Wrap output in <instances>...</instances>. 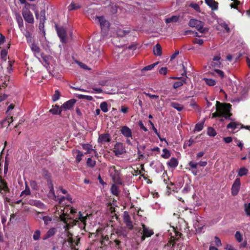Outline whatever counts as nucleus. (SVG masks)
<instances>
[{"label": "nucleus", "instance_id": "nucleus-1", "mask_svg": "<svg viewBox=\"0 0 250 250\" xmlns=\"http://www.w3.org/2000/svg\"><path fill=\"white\" fill-rule=\"evenodd\" d=\"M231 105L230 104L225 103L222 104L219 102L217 101L216 104V110H221V117H224L226 119L232 120L230 117L232 113L230 112Z\"/></svg>", "mask_w": 250, "mask_h": 250}, {"label": "nucleus", "instance_id": "nucleus-2", "mask_svg": "<svg viewBox=\"0 0 250 250\" xmlns=\"http://www.w3.org/2000/svg\"><path fill=\"white\" fill-rule=\"evenodd\" d=\"M109 173L110 176L114 183L120 185H124V182L121 179L122 174L120 170L116 169L114 166H112L109 167Z\"/></svg>", "mask_w": 250, "mask_h": 250}, {"label": "nucleus", "instance_id": "nucleus-3", "mask_svg": "<svg viewBox=\"0 0 250 250\" xmlns=\"http://www.w3.org/2000/svg\"><path fill=\"white\" fill-rule=\"evenodd\" d=\"M204 22L193 19H191L188 23L189 26L196 28L201 33H206L208 32V28H204Z\"/></svg>", "mask_w": 250, "mask_h": 250}, {"label": "nucleus", "instance_id": "nucleus-4", "mask_svg": "<svg viewBox=\"0 0 250 250\" xmlns=\"http://www.w3.org/2000/svg\"><path fill=\"white\" fill-rule=\"evenodd\" d=\"M55 28L61 42L63 43H67V36L65 29L62 27H59L57 25H55Z\"/></svg>", "mask_w": 250, "mask_h": 250}, {"label": "nucleus", "instance_id": "nucleus-5", "mask_svg": "<svg viewBox=\"0 0 250 250\" xmlns=\"http://www.w3.org/2000/svg\"><path fill=\"white\" fill-rule=\"evenodd\" d=\"M113 151L116 156L119 157L126 152L125 147L123 143H117L114 145Z\"/></svg>", "mask_w": 250, "mask_h": 250}, {"label": "nucleus", "instance_id": "nucleus-6", "mask_svg": "<svg viewBox=\"0 0 250 250\" xmlns=\"http://www.w3.org/2000/svg\"><path fill=\"white\" fill-rule=\"evenodd\" d=\"M174 233V235L171 236L169 241L167 244V246L170 248H172L175 246L176 242L181 238L182 235L181 233L175 230V229Z\"/></svg>", "mask_w": 250, "mask_h": 250}, {"label": "nucleus", "instance_id": "nucleus-7", "mask_svg": "<svg viewBox=\"0 0 250 250\" xmlns=\"http://www.w3.org/2000/svg\"><path fill=\"white\" fill-rule=\"evenodd\" d=\"M22 14L24 20L29 23H33L34 22V19L33 15L31 11L27 8L23 9L22 11Z\"/></svg>", "mask_w": 250, "mask_h": 250}, {"label": "nucleus", "instance_id": "nucleus-8", "mask_svg": "<svg viewBox=\"0 0 250 250\" xmlns=\"http://www.w3.org/2000/svg\"><path fill=\"white\" fill-rule=\"evenodd\" d=\"M96 19L98 20V22L100 24L101 28L102 31H104V30L105 31H106L107 30H108L110 24L109 22L107 20H106L104 17L97 16L96 17Z\"/></svg>", "mask_w": 250, "mask_h": 250}, {"label": "nucleus", "instance_id": "nucleus-9", "mask_svg": "<svg viewBox=\"0 0 250 250\" xmlns=\"http://www.w3.org/2000/svg\"><path fill=\"white\" fill-rule=\"evenodd\" d=\"M143 234L141 236V240L143 242L145 241L146 237H150L154 234V232L152 229H149L145 225L142 224Z\"/></svg>", "mask_w": 250, "mask_h": 250}, {"label": "nucleus", "instance_id": "nucleus-10", "mask_svg": "<svg viewBox=\"0 0 250 250\" xmlns=\"http://www.w3.org/2000/svg\"><path fill=\"white\" fill-rule=\"evenodd\" d=\"M240 180L239 178H236L234 181L231 187V194L233 196L238 194L240 188Z\"/></svg>", "mask_w": 250, "mask_h": 250}, {"label": "nucleus", "instance_id": "nucleus-11", "mask_svg": "<svg viewBox=\"0 0 250 250\" xmlns=\"http://www.w3.org/2000/svg\"><path fill=\"white\" fill-rule=\"evenodd\" d=\"M76 102V100L74 99H71L65 103H64L62 105L61 108L62 109L71 110L73 108L74 105Z\"/></svg>", "mask_w": 250, "mask_h": 250}, {"label": "nucleus", "instance_id": "nucleus-12", "mask_svg": "<svg viewBox=\"0 0 250 250\" xmlns=\"http://www.w3.org/2000/svg\"><path fill=\"white\" fill-rule=\"evenodd\" d=\"M115 208L113 207L110 203H108L107 205V213L108 214L112 219H114V217L116 219H119L118 215L116 213V211L115 209Z\"/></svg>", "mask_w": 250, "mask_h": 250}, {"label": "nucleus", "instance_id": "nucleus-13", "mask_svg": "<svg viewBox=\"0 0 250 250\" xmlns=\"http://www.w3.org/2000/svg\"><path fill=\"white\" fill-rule=\"evenodd\" d=\"M111 140V137L108 133H103L99 135L98 140V142L102 144L110 142Z\"/></svg>", "mask_w": 250, "mask_h": 250}, {"label": "nucleus", "instance_id": "nucleus-14", "mask_svg": "<svg viewBox=\"0 0 250 250\" xmlns=\"http://www.w3.org/2000/svg\"><path fill=\"white\" fill-rule=\"evenodd\" d=\"M121 133L126 138H132L131 130L127 126H123L121 129Z\"/></svg>", "mask_w": 250, "mask_h": 250}, {"label": "nucleus", "instance_id": "nucleus-15", "mask_svg": "<svg viewBox=\"0 0 250 250\" xmlns=\"http://www.w3.org/2000/svg\"><path fill=\"white\" fill-rule=\"evenodd\" d=\"M220 55L215 56L211 62V65L214 68H219L221 65Z\"/></svg>", "mask_w": 250, "mask_h": 250}, {"label": "nucleus", "instance_id": "nucleus-16", "mask_svg": "<svg viewBox=\"0 0 250 250\" xmlns=\"http://www.w3.org/2000/svg\"><path fill=\"white\" fill-rule=\"evenodd\" d=\"M35 16L36 19H39L40 22L44 23L46 21L45 18V11L44 9L41 10L40 14L38 13V11H36L35 12Z\"/></svg>", "mask_w": 250, "mask_h": 250}, {"label": "nucleus", "instance_id": "nucleus-17", "mask_svg": "<svg viewBox=\"0 0 250 250\" xmlns=\"http://www.w3.org/2000/svg\"><path fill=\"white\" fill-rule=\"evenodd\" d=\"M173 79H178L179 81L176 82L174 83L173 87L174 88L176 89L182 85H183L184 83H186V78H184L182 77H173L172 78Z\"/></svg>", "mask_w": 250, "mask_h": 250}, {"label": "nucleus", "instance_id": "nucleus-18", "mask_svg": "<svg viewBox=\"0 0 250 250\" xmlns=\"http://www.w3.org/2000/svg\"><path fill=\"white\" fill-rule=\"evenodd\" d=\"M62 110V109L61 106L60 107L59 105L56 104L52 106V108L49 110V112L53 115H61Z\"/></svg>", "mask_w": 250, "mask_h": 250}, {"label": "nucleus", "instance_id": "nucleus-19", "mask_svg": "<svg viewBox=\"0 0 250 250\" xmlns=\"http://www.w3.org/2000/svg\"><path fill=\"white\" fill-rule=\"evenodd\" d=\"M57 231V229L55 228H52L50 229L43 236L42 239L46 240L52 236H53Z\"/></svg>", "mask_w": 250, "mask_h": 250}, {"label": "nucleus", "instance_id": "nucleus-20", "mask_svg": "<svg viewBox=\"0 0 250 250\" xmlns=\"http://www.w3.org/2000/svg\"><path fill=\"white\" fill-rule=\"evenodd\" d=\"M205 3L210 7L213 11L216 10L218 9V2L214 0H205Z\"/></svg>", "mask_w": 250, "mask_h": 250}, {"label": "nucleus", "instance_id": "nucleus-21", "mask_svg": "<svg viewBox=\"0 0 250 250\" xmlns=\"http://www.w3.org/2000/svg\"><path fill=\"white\" fill-rule=\"evenodd\" d=\"M13 122V118L12 116L7 117L5 119L1 121L0 124L3 127H8L11 123Z\"/></svg>", "mask_w": 250, "mask_h": 250}, {"label": "nucleus", "instance_id": "nucleus-22", "mask_svg": "<svg viewBox=\"0 0 250 250\" xmlns=\"http://www.w3.org/2000/svg\"><path fill=\"white\" fill-rule=\"evenodd\" d=\"M167 164L169 167L175 168L178 165V161L176 158L172 157L167 163Z\"/></svg>", "mask_w": 250, "mask_h": 250}, {"label": "nucleus", "instance_id": "nucleus-23", "mask_svg": "<svg viewBox=\"0 0 250 250\" xmlns=\"http://www.w3.org/2000/svg\"><path fill=\"white\" fill-rule=\"evenodd\" d=\"M42 176L46 180L47 184L52 183V181L51 179V175L48 170H43L42 172Z\"/></svg>", "mask_w": 250, "mask_h": 250}, {"label": "nucleus", "instance_id": "nucleus-24", "mask_svg": "<svg viewBox=\"0 0 250 250\" xmlns=\"http://www.w3.org/2000/svg\"><path fill=\"white\" fill-rule=\"evenodd\" d=\"M29 45L31 50L34 52L35 55H36V54H40L41 49L38 45H37L35 43H32L31 44H29Z\"/></svg>", "mask_w": 250, "mask_h": 250}, {"label": "nucleus", "instance_id": "nucleus-25", "mask_svg": "<svg viewBox=\"0 0 250 250\" xmlns=\"http://www.w3.org/2000/svg\"><path fill=\"white\" fill-rule=\"evenodd\" d=\"M31 205L35 206L39 208L44 209L45 208V205L43 203L40 201L32 200L30 201V203Z\"/></svg>", "mask_w": 250, "mask_h": 250}, {"label": "nucleus", "instance_id": "nucleus-26", "mask_svg": "<svg viewBox=\"0 0 250 250\" xmlns=\"http://www.w3.org/2000/svg\"><path fill=\"white\" fill-rule=\"evenodd\" d=\"M153 53L155 55L160 56L162 55V47L160 44L157 43L153 48Z\"/></svg>", "mask_w": 250, "mask_h": 250}, {"label": "nucleus", "instance_id": "nucleus-27", "mask_svg": "<svg viewBox=\"0 0 250 250\" xmlns=\"http://www.w3.org/2000/svg\"><path fill=\"white\" fill-rule=\"evenodd\" d=\"M0 189L3 190L6 192H9V189L8 187L7 183L5 182V181L3 179H0Z\"/></svg>", "mask_w": 250, "mask_h": 250}, {"label": "nucleus", "instance_id": "nucleus-28", "mask_svg": "<svg viewBox=\"0 0 250 250\" xmlns=\"http://www.w3.org/2000/svg\"><path fill=\"white\" fill-rule=\"evenodd\" d=\"M115 183L113 184L110 188L111 193L116 196H118L120 193V190L119 189L118 187L116 185Z\"/></svg>", "mask_w": 250, "mask_h": 250}, {"label": "nucleus", "instance_id": "nucleus-29", "mask_svg": "<svg viewBox=\"0 0 250 250\" xmlns=\"http://www.w3.org/2000/svg\"><path fill=\"white\" fill-rule=\"evenodd\" d=\"M170 106L177 109L178 111H182L184 108L183 105L176 102H171L170 103Z\"/></svg>", "mask_w": 250, "mask_h": 250}, {"label": "nucleus", "instance_id": "nucleus-30", "mask_svg": "<svg viewBox=\"0 0 250 250\" xmlns=\"http://www.w3.org/2000/svg\"><path fill=\"white\" fill-rule=\"evenodd\" d=\"M240 125V123L231 122L227 125V128L228 129L231 128L232 130H234L236 128H237L238 127V126Z\"/></svg>", "mask_w": 250, "mask_h": 250}, {"label": "nucleus", "instance_id": "nucleus-31", "mask_svg": "<svg viewBox=\"0 0 250 250\" xmlns=\"http://www.w3.org/2000/svg\"><path fill=\"white\" fill-rule=\"evenodd\" d=\"M47 185L50 189L49 192V196L53 197V198H56V197L55 194V191H54V186H53V183L47 184Z\"/></svg>", "mask_w": 250, "mask_h": 250}, {"label": "nucleus", "instance_id": "nucleus-32", "mask_svg": "<svg viewBox=\"0 0 250 250\" xmlns=\"http://www.w3.org/2000/svg\"><path fill=\"white\" fill-rule=\"evenodd\" d=\"M24 35L26 39L27 42L28 44H31L32 43V34L29 31H26Z\"/></svg>", "mask_w": 250, "mask_h": 250}, {"label": "nucleus", "instance_id": "nucleus-33", "mask_svg": "<svg viewBox=\"0 0 250 250\" xmlns=\"http://www.w3.org/2000/svg\"><path fill=\"white\" fill-rule=\"evenodd\" d=\"M16 21L18 22L19 28L21 30L22 28L23 27V21L20 15H16Z\"/></svg>", "mask_w": 250, "mask_h": 250}, {"label": "nucleus", "instance_id": "nucleus-34", "mask_svg": "<svg viewBox=\"0 0 250 250\" xmlns=\"http://www.w3.org/2000/svg\"><path fill=\"white\" fill-rule=\"evenodd\" d=\"M179 20V17L177 16H172L170 18H167L165 20V22L166 23H169L172 22H176Z\"/></svg>", "mask_w": 250, "mask_h": 250}, {"label": "nucleus", "instance_id": "nucleus-35", "mask_svg": "<svg viewBox=\"0 0 250 250\" xmlns=\"http://www.w3.org/2000/svg\"><path fill=\"white\" fill-rule=\"evenodd\" d=\"M207 134L211 137H214L216 135V131L212 127H208L207 130Z\"/></svg>", "mask_w": 250, "mask_h": 250}, {"label": "nucleus", "instance_id": "nucleus-36", "mask_svg": "<svg viewBox=\"0 0 250 250\" xmlns=\"http://www.w3.org/2000/svg\"><path fill=\"white\" fill-rule=\"evenodd\" d=\"M101 109L104 113L108 111V105L106 102H103L101 103L100 105Z\"/></svg>", "mask_w": 250, "mask_h": 250}, {"label": "nucleus", "instance_id": "nucleus-37", "mask_svg": "<svg viewBox=\"0 0 250 250\" xmlns=\"http://www.w3.org/2000/svg\"><path fill=\"white\" fill-rule=\"evenodd\" d=\"M81 8V5L79 4L75 3L74 2H72L69 6H68V9L69 10H77Z\"/></svg>", "mask_w": 250, "mask_h": 250}, {"label": "nucleus", "instance_id": "nucleus-38", "mask_svg": "<svg viewBox=\"0 0 250 250\" xmlns=\"http://www.w3.org/2000/svg\"><path fill=\"white\" fill-rule=\"evenodd\" d=\"M96 162L93 160L91 158H88L86 162L87 166L91 168H93L96 165Z\"/></svg>", "mask_w": 250, "mask_h": 250}, {"label": "nucleus", "instance_id": "nucleus-39", "mask_svg": "<svg viewBox=\"0 0 250 250\" xmlns=\"http://www.w3.org/2000/svg\"><path fill=\"white\" fill-rule=\"evenodd\" d=\"M162 157L164 159H167L170 156V153L169 151L167 148L163 149V154L161 155Z\"/></svg>", "mask_w": 250, "mask_h": 250}, {"label": "nucleus", "instance_id": "nucleus-40", "mask_svg": "<svg viewBox=\"0 0 250 250\" xmlns=\"http://www.w3.org/2000/svg\"><path fill=\"white\" fill-rule=\"evenodd\" d=\"M76 152H77V155L76 157V161L77 163H78L82 160L83 154V152L79 150H77Z\"/></svg>", "mask_w": 250, "mask_h": 250}, {"label": "nucleus", "instance_id": "nucleus-41", "mask_svg": "<svg viewBox=\"0 0 250 250\" xmlns=\"http://www.w3.org/2000/svg\"><path fill=\"white\" fill-rule=\"evenodd\" d=\"M78 98L79 99H85L89 101H92L93 99V97L91 96L84 95L82 94L78 95Z\"/></svg>", "mask_w": 250, "mask_h": 250}, {"label": "nucleus", "instance_id": "nucleus-42", "mask_svg": "<svg viewBox=\"0 0 250 250\" xmlns=\"http://www.w3.org/2000/svg\"><path fill=\"white\" fill-rule=\"evenodd\" d=\"M158 64V62L154 63L153 64L148 65L147 66H146L144 67L141 70V71H148L152 70L157 64Z\"/></svg>", "mask_w": 250, "mask_h": 250}, {"label": "nucleus", "instance_id": "nucleus-43", "mask_svg": "<svg viewBox=\"0 0 250 250\" xmlns=\"http://www.w3.org/2000/svg\"><path fill=\"white\" fill-rule=\"evenodd\" d=\"M60 96L61 94L59 91L58 90H55V93L52 96V101L53 102L58 101L60 99Z\"/></svg>", "mask_w": 250, "mask_h": 250}, {"label": "nucleus", "instance_id": "nucleus-44", "mask_svg": "<svg viewBox=\"0 0 250 250\" xmlns=\"http://www.w3.org/2000/svg\"><path fill=\"white\" fill-rule=\"evenodd\" d=\"M204 122L199 123L195 125L194 130L196 131H201L204 127Z\"/></svg>", "mask_w": 250, "mask_h": 250}, {"label": "nucleus", "instance_id": "nucleus-45", "mask_svg": "<svg viewBox=\"0 0 250 250\" xmlns=\"http://www.w3.org/2000/svg\"><path fill=\"white\" fill-rule=\"evenodd\" d=\"M129 31H126L121 29H119L117 30V35L119 37H124L127 33H128Z\"/></svg>", "mask_w": 250, "mask_h": 250}, {"label": "nucleus", "instance_id": "nucleus-46", "mask_svg": "<svg viewBox=\"0 0 250 250\" xmlns=\"http://www.w3.org/2000/svg\"><path fill=\"white\" fill-rule=\"evenodd\" d=\"M248 171V169L245 167H241L239 170L238 175L240 176L245 175L247 174Z\"/></svg>", "mask_w": 250, "mask_h": 250}, {"label": "nucleus", "instance_id": "nucleus-47", "mask_svg": "<svg viewBox=\"0 0 250 250\" xmlns=\"http://www.w3.org/2000/svg\"><path fill=\"white\" fill-rule=\"evenodd\" d=\"M30 185L31 188L36 190H38L39 189V187L36 181L34 180H32L30 182Z\"/></svg>", "mask_w": 250, "mask_h": 250}, {"label": "nucleus", "instance_id": "nucleus-48", "mask_svg": "<svg viewBox=\"0 0 250 250\" xmlns=\"http://www.w3.org/2000/svg\"><path fill=\"white\" fill-rule=\"evenodd\" d=\"M207 84L209 86H213L216 84V81L211 79H204Z\"/></svg>", "mask_w": 250, "mask_h": 250}, {"label": "nucleus", "instance_id": "nucleus-49", "mask_svg": "<svg viewBox=\"0 0 250 250\" xmlns=\"http://www.w3.org/2000/svg\"><path fill=\"white\" fill-rule=\"evenodd\" d=\"M233 2L231 3L230 4V6L231 8H233L234 9H238V6L241 4V2L238 0H233Z\"/></svg>", "mask_w": 250, "mask_h": 250}, {"label": "nucleus", "instance_id": "nucleus-50", "mask_svg": "<svg viewBox=\"0 0 250 250\" xmlns=\"http://www.w3.org/2000/svg\"><path fill=\"white\" fill-rule=\"evenodd\" d=\"M30 193L31 192H30V188H29V187L26 184L25 189L24 190L22 191L21 192V196H22L24 195H30Z\"/></svg>", "mask_w": 250, "mask_h": 250}, {"label": "nucleus", "instance_id": "nucleus-51", "mask_svg": "<svg viewBox=\"0 0 250 250\" xmlns=\"http://www.w3.org/2000/svg\"><path fill=\"white\" fill-rule=\"evenodd\" d=\"M60 220L62 221L63 222V223L64 224L63 228L65 229V230H68L72 226V225H71L70 224L67 223V221L69 220Z\"/></svg>", "mask_w": 250, "mask_h": 250}, {"label": "nucleus", "instance_id": "nucleus-52", "mask_svg": "<svg viewBox=\"0 0 250 250\" xmlns=\"http://www.w3.org/2000/svg\"><path fill=\"white\" fill-rule=\"evenodd\" d=\"M235 237L238 242H241L243 240V236L238 231H236L235 234Z\"/></svg>", "mask_w": 250, "mask_h": 250}, {"label": "nucleus", "instance_id": "nucleus-53", "mask_svg": "<svg viewBox=\"0 0 250 250\" xmlns=\"http://www.w3.org/2000/svg\"><path fill=\"white\" fill-rule=\"evenodd\" d=\"M14 62V61H8V65L7 67V72L9 73H11L13 71L12 66Z\"/></svg>", "mask_w": 250, "mask_h": 250}, {"label": "nucleus", "instance_id": "nucleus-54", "mask_svg": "<svg viewBox=\"0 0 250 250\" xmlns=\"http://www.w3.org/2000/svg\"><path fill=\"white\" fill-rule=\"evenodd\" d=\"M125 222L128 229H132L133 226L131 220H125Z\"/></svg>", "mask_w": 250, "mask_h": 250}, {"label": "nucleus", "instance_id": "nucleus-55", "mask_svg": "<svg viewBox=\"0 0 250 250\" xmlns=\"http://www.w3.org/2000/svg\"><path fill=\"white\" fill-rule=\"evenodd\" d=\"M7 55V52L5 49H2L1 50L0 56L1 59L3 60L4 61H6V57Z\"/></svg>", "mask_w": 250, "mask_h": 250}, {"label": "nucleus", "instance_id": "nucleus-56", "mask_svg": "<svg viewBox=\"0 0 250 250\" xmlns=\"http://www.w3.org/2000/svg\"><path fill=\"white\" fill-rule=\"evenodd\" d=\"M192 42L194 44H198L201 45L203 44L204 41L203 40L201 39L194 38L192 40Z\"/></svg>", "mask_w": 250, "mask_h": 250}, {"label": "nucleus", "instance_id": "nucleus-57", "mask_svg": "<svg viewBox=\"0 0 250 250\" xmlns=\"http://www.w3.org/2000/svg\"><path fill=\"white\" fill-rule=\"evenodd\" d=\"M41 235L40 231L37 230L35 231L33 235V239L34 240H38L39 239Z\"/></svg>", "mask_w": 250, "mask_h": 250}, {"label": "nucleus", "instance_id": "nucleus-58", "mask_svg": "<svg viewBox=\"0 0 250 250\" xmlns=\"http://www.w3.org/2000/svg\"><path fill=\"white\" fill-rule=\"evenodd\" d=\"M165 176H167V172L166 171H165L163 174V177L164 178V182L165 183V184L167 185V188L168 189H170V188L169 187V184L168 183V181L169 180V178H167V179H166L165 177Z\"/></svg>", "mask_w": 250, "mask_h": 250}, {"label": "nucleus", "instance_id": "nucleus-59", "mask_svg": "<svg viewBox=\"0 0 250 250\" xmlns=\"http://www.w3.org/2000/svg\"><path fill=\"white\" fill-rule=\"evenodd\" d=\"M245 210L248 216H250V203L245 204Z\"/></svg>", "mask_w": 250, "mask_h": 250}, {"label": "nucleus", "instance_id": "nucleus-60", "mask_svg": "<svg viewBox=\"0 0 250 250\" xmlns=\"http://www.w3.org/2000/svg\"><path fill=\"white\" fill-rule=\"evenodd\" d=\"M190 6L193 8L196 11L199 12L200 11V8L199 5L197 3H191Z\"/></svg>", "mask_w": 250, "mask_h": 250}, {"label": "nucleus", "instance_id": "nucleus-61", "mask_svg": "<svg viewBox=\"0 0 250 250\" xmlns=\"http://www.w3.org/2000/svg\"><path fill=\"white\" fill-rule=\"evenodd\" d=\"M217 112H214L212 114V118L221 117V110H216Z\"/></svg>", "mask_w": 250, "mask_h": 250}, {"label": "nucleus", "instance_id": "nucleus-62", "mask_svg": "<svg viewBox=\"0 0 250 250\" xmlns=\"http://www.w3.org/2000/svg\"><path fill=\"white\" fill-rule=\"evenodd\" d=\"M198 164L196 163H194L192 161H190L188 163V166L190 167L192 169H196L197 167Z\"/></svg>", "mask_w": 250, "mask_h": 250}, {"label": "nucleus", "instance_id": "nucleus-63", "mask_svg": "<svg viewBox=\"0 0 250 250\" xmlns=\"http://www.w3.org/2000/svg\"><path fill=\"white\" fill-rule=\"evenodd\" d=\"M138 125H139V126L140 127V128L141 129L143 130L144 131L146 132V131H147V128H146V127L144 126V124H143V123L142 121H140L138 122Z\"/></svg>", "mask_w": 250, "mask_h": 250}, {"label": "nucleus", "instance_id": "nucleus-64", "mask_svg": "<svg viewBox=\"0 0 250 250\" xmlns=\"http://www.w3.org/2000/svg\"><path fill=\"white\" fill-rule=\"evenodd\" d=\"M214 240L215 244L217 247H219L222 245L221 240L217 236H215L214 237Z\"/></svg>", "mask_w": 250, "mask_h": 250}]
</instances>
